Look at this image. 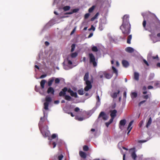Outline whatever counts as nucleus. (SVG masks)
<instances>
[{
    "label": "nucleus",
    "instance_id": "nucleus-9",
    "mask_svg": "<svg viewBox=\"0 0 160 160\" xmlns=\"http://www.w3.org/2000/svg\"><path fill=\"white\" fill-rule=\"evenodd\" d=\"M126 123V120L125 119L121 120L120 121L119 123V127L120 129H121V127L122 126H125Z\"/></svg>",
    "mask_w": 160,
    "mask_h": 160
},
{
    "label": "nucleus",
    "instance_id": "nucleus-7",
    "mask_svg": "<svg viewBox=\"0 0 160 160\" xmlns=\"http://www.w3.org/2000/svg\"><path fill=\"white\" fill-rule=\"evenodd\" d=\"M132 150L133 151L131 153V157L134 160H135L137 157V155L135 153V149L134 148H131L130 149V151Z\"/></svg>",
    "mask_w": 160,
    "mask_h": 160
},
{
    "label": "nucleus",
    "instance_id": "nucleus-57",
    "mask_svg": "<svg viewBox=\"0 0 160 160\" xmlns=\"http://www.w3.org/2000/svg\"><path fill=\"white\" fill-rule=\"evenodd\" d=\"M126 92H124L123 93V97L125 98H126Z\"/></svg>",
    "mask_w": 160,
    "mask_h": 160
},
{
    "label": "nucleus",
    "instance_id": "nucleus-47",
    "mask_svg": "<svg viewBox=\"0 0 160 160\" xmlns=\"http://www.w3.org/2000/svg\"><path fill=\"white\" fill-rule=\"evenodd\" d=\"M143 62L147 66H149V64L147 61L146 60L143 59Z\"/></svg>",
    "mask_w": 160,
    "mask_h": 160
},
{
    "label": "nucleus",
    "instance_id": "nucleus-30",
    "mask_svg": "<svg viewBox=\"0 0 160 160\" xmlns=\"http://www.w3.org/2000/svg\"><path fill=\"white\" fill-rule=\"evenodd\" d=\"M70 7L69 6H65L63 8L64 11H66L69 10L70 9Z\"/></svg>",
    "mask_w": 160,
    "mask_h": 160
},
{
    "label": "nucleus",
    "instance_id": "nucleus-26",
    "mask_svg": "<svg viewBox=\"0 0 160 160\" xmlns=\"http://www.w3.org/2000/svg\"><path fill=\"white\" fill-rule=\"evenodd\" d=\"M44 109L46 110H47L48 109V107L49 105V103L48 102H45L44 103Z\"/></svg>",
    "mask_w": 160,
    "mask_h": 160
},
{
    "label": "nucleus",
    "instance_id": "nucleus-25",
    "mask_svg": "<svg viewBox=\"0 0 160 160\" xmlns=\"http://www.w3.org/2000/svg\"><path fill=\"white\" fill-rule=\"evenodd\" d=\"M137 96V93L136 92H132L131 94V97L132 98H136Z\"/></svg>",
    "mask_w": 160,
    "mask_h": 160
},
{
    "label": "nucleus",
    "instance_id": "nucleus-36",
    "mask_svg": "<svg viewBox=\"0 0 160 160\" xmlns=\"http://www.w3.org/2000/svg\"><path fill=\"white\" fill-rule=\"evenodd\" d=\"M76 119L78 120L79 121H82L83 120V118L82 117H79L78 116H77L75 117Z\"/></svg>",
    "mask_w": 160,
    "mask_h": 160
},
{
    "label": "nucleus",
    "instance_id": "nucleus-49",
    "mask_svg": "<svg viewBox=\"0 0 160 160\" xmlns=\"http://www.w3.org/2000/svg\"><path fill=\"white\" fill-rule=\"evenodd\" d=\"M114 118H111L110 119L109 121L108 122H109V123L111 124Z\"/></svg>",
    "mask_w": 160,
    "mask_h": 160
},
{
    "label": "nucleus",
    "instance_id": "nucleus-45",
    "mask_svg": "<svg viewBox=\"0 0 160 160\" xmlns=\"http://www.w3.org/2000/svg\"><path fill=\"white\" fill-rule=\"evenodd\" d=\"M152 58L153 59H157V60H159V58L158 55H157L156 56H152Z\"/></svg>",
    "mask_w": 160,
    "mask_h": 160
},
{
    "label": "nucleus",
    "instance_id": "nucleus-3",
    "mask_svg": "<svg viewBox=\"0 0 160 160\" xmlns=\"http://www.w3.org/2000/svg\"><path fill=\"white\" fill-rule=\"evenodd\" d=\"M72 91V90L70 88L68 89L67 87H65L59 92V95L60 97H63L66 94L67 92H68L70 94Z\"/></svg>",
    "mask_w": 160,
    "mask_h": 160
},
{
    "label": "nucleus",
    "instance_id": "nucleus-10",
    "mask_svg": "<svg viewBox=\"0 0 160 160\" xmlns=\"http://www.w3.org/2000/svg\"><path fill=\"white\" fill-rule=\"evenodd\" d=\"M79 154L80 157L84 159L86 158L87 157L86 153L82 151H80L79 152Z\"/></svg>",
    "mask_w": 160,
    "mask_h": 160
},
{
    "label": "nucleus",
    "instance_id": "nucleus-13",
    "mask_svg": "<svg viewBox=\"0 0 160 160\" xmlns=\"http://www.w3.org/2000/svg\"><path fill=\"white\" fill-rule=\"evenodd\" d=\"M125 50L127 52L129 53H132L134 51V49L131 47H128L126 48Z\"/></svg>",
    "mask_w": 160,
    "mask_h": 160
},
{
    "label": "nucleus",
    "instance_id": "nucleus-11",
    "mask_svg": "<svg viewBox=\"0 0 160 160\" xmlns=\"http://www.w3.org/2000/svg\"><path fill=\"white\" fill-rule=\"evenodd\" d=\"M133 121H130V122H129V123L128 124V127L127 128V129L128 130V131L127 133L128 134L131 131L132 128V127H131V126L132 125L133 123Z\"/></svg>",
    "mask_w": 160,
    "mask_h": 160
},
{
    "label": "nucleus",
    "instance_id": "nucleus-54",
    "mask_svg": "<svg viewBox=\"0 0 160 160\" xmlns=\"http://www.w3.org/2000/svg\"><path fill=\"white\" fill-rule=\"evenodd\" d=\"M153 88V87L152 86H148V88L149 89H152Z\"/></svg>",
    "mask_w": 160,
    "mask_h": 160
},
{
    "label": "nucleus",
    "instance_id": "nucleus-42",
    "mask_svg": "<svg viewBox=\"0 0 160 160\" xmlns=\"http://www.w3.org/2000/svg\"><path fill=\"white\" fill-rule=\"evenodd\" d=\"M142 97L143 99H147L149 98L148 95H143Z\"/></svg>",
    "mask_w": 160,
    "mask_h": 160
},
{
    "label": "nucleus",
    "instance_id": "nucleus-1",
    "mask_svg": "<svg viewBox=\"0 0 160 160\" xmlns=\"http://www.w3.org/2000/svg\"><path fill=\"white\" fill-rule=\"evenodd\" d=\"M142 25L145 30L152 33L160 28V21L156 16L150 18L147 22L144 19Z\"/></svg>",
    "mask_w": 160,
    "mask_h": 160
},
{
    "label": "nucleus",
    "instance_id": "nucleus-28",
    "mask_svg": "<svg viewBox=\"0 0 160 160\" xmlns=\"http://www.w3.org/2000/svg\"><path fill=\"white\" fill-rule=\"evenodd\" d=\"M112 69L113 73H115L116 76H117L118 75V71L117 69L113 66L112 67Z\"/></svg>",
    "mask_w": 160,
    "mask_h": 160
},
{
    "label": "nucleus",
    "instance_id": "nucleus-14",
    "mask_svg": "<svg viewBox=\"0 0 160 160\" xmlns=\"http://www.w3.org/2000/svg\"><path fill=\"white\" fill-rule=\"evenodd\" d=\"M122 63L123 66L125 67H127L129 65L128 62L125 60H123L122 61Z\"/></svg>",
    "mask_w": 160,
    "mask_h": 160
},
{
    "label": "nucleus",
    "instance_id": "nucleus-35",
    "mask_svg": "<svg viewBox=\"0 0 160 160\" xmlns=\"http://www.w3.org/2000/svg\"><path fill=\"white\" fill-rule=\"evenodd\" d=\"M71 52H73L75 48V44H73L71 46Z\"/></svg>",
    "mask_w": 160,
    "mask_h": 160
},
{
    "label": "nucleus",
    "instance_id": "nucleus-44",
    "mask_svg": "<svg viewBox=\"0 0 160 160\" xmlns=\"http://www.w3.org/2000/svg\"><path fill=\"white\" fill-rule=\"evenodd\" d=\"M95 28L93 25H92L91 28L88 29V30L90 31L92 30L93 31H94L95 30Z\"/></svg>",
    "mask_w": 160,
    "mask_h": 160
},
{
    "label": "nucleus",
    "instance_id": "nucleus-16",
    "mask_svg": "<svg viewBox=\"0 0 160 160\" xmlns=\"http://www.w3.org/2000/svg\"><path fill=\"white\" fill-rule=\"evenodd\" d=\"M134 79L136 81H138L139 79V74L137 72L134 73Z\"/></svg>",
    "mask_w": 160,
    "mask_h": 160
},
{
    "label": "nucleus",
    "instance_id": "nucleus-23",
    "mask_svg": "<svg viewBox=\"0 0 160 160\" xmlns=\"http://www.w3.org/2000/svg\"><path fill=\"white\" fill-rule=\"evenodd\" d=\"M132 38V36L131 35H129L128 37L127 40V43L128 44L131 43V40Z\"/></svg>",
    "mask_w": 160,
    "mask_h": 160
},
{
    "label": "nucleus",
    "instance_id": "nucleus-2",
    "mask_svg": "<svg viewBox=\"0 0 160 160\" xmlns=\"http://www.w3.org/2000/svg\"><path fill=\"white\" fill-rule=\"evenodd\" d=\"M122 23L120 27L122 33L125 37L130 32L131 25L129 22V16L128 15H125L122 18Z\"/></svg>",
    "mask_w": 160,
    "mask_h": 160
},
{
    "label": "nucleus",
    "instance_id": "nucleus-12",
    "mask_svg": "<svg viewBox=\"0 0 160 160\" xmlns=\"http://www.w3.org/2000/svg\"><path fill=\"white\" fill-rule=\"evenodd\" d=\"M54 89L52 87H49L47 90V93L48 94L51 93L52 94H54Z\"/></svg>",
    "mask_w": 160,
    "mask_h": 160
},
{
    "label": "nucleus",
    "instance_id": "nucleus-46",
    "mask_svg": "<svg viewBox=\"0 0 160 160\" xmlns=\"http://www.w3.org/2000/svg\"><path fill=\"white\" fill-rule=\"evenodd\" d=\"M57 137V135L56 134H53L52 136V139L55 138Z\"/></svg>",
    "mask_w": 160,
    "mask_h": 160
},
{
    "label": "nucleus",
    "instance_id": "nucleus-51",
    "mask_svg": "<svg viewBox=\"0 0 160 160\" xmlns=\"http://www.w3.org/2000/svg\"><path fill=\"white\" fill-rule=\"evenodd\" d=\"M73 13V12H72V11L69 12H67L65 13L64 14L66 15V14H71Z\"/></svg>",
    "mask_w": 160,
    "mask_h": 160
},
{
    "label": "nucleus",
    "instance_id": "nucleus-53",
    "mask_svg": "<svg viewBox=\"0 0 160 160\" xmlns=\"http://www.w3.org/2000/svg\"><path fill=\"white\" fill-rule=\"evenodd\" d=\"M99 14V13L98 12H97L96 14L94 16V17L96 18H97V17L98 16V15Z\"/></svg>",
    "mask_w": 160,
    "mask_h": 160
},
{
    "label": "nucleus",
    "instance_id": "nucleus-56",
    "mask_svg": "<svg viewBox=\"0 0 160 160\" xmlns=\"http://www.w3.org/2000/svg\"><path fill=\"white\" fill-rule=\"evenodd\" d=\"M68 63L69 65H71L72 64V62L70 60H68Z\"/></svg>",
    "mask_w": 160,
    "mask_h": 160
},
{
    "label": "nucleus",
    "instance_id": "nucleus-6",
    "mask_svg": "<svg viewBox=\"0 0 160 160\" xmlns=\"http://www.w3.org/2000/svg\"><path fill=\"white\" fill-rule=\"evenodd\" d=\"M101 117H102L104 120H107L108 118V116L103 112H101L99 115L98 118Z\"/></svg>",
    "mask_w": 160,
    "mask_h": 160
},
{
    "label": "nucleus",
    "instance_id": "nucleus-19",
    "mask_svg": "<svg viewBox=\"0 0 160 160\" xmlns=\"http://www.w3.org/2000/svg\"><path fill=\"white\" fill-rule=\"evenodd\" d=\"M104 77L107 79H110L111 78L112 76L108 73H104Z\"/></svg>",
    "mask_w": 160,
    "mask_h": 160
},
{
    "label": "nucleus",
    "instance_id": "nucleus-20",
    "mask_svg": "<svg viewBox=\"0 0 160 160\" xmlns=\"http://www.w3.org/2000/svg\"><path fill=\"white\" fill-rule=\"evenodd\" d=\"M89 78V73L88 72H87L85 74V75L84 77V80L85 82L86 81H89L88 78Z\"/></svg>",
    "mask_w": 160,
    "mask_h": 160
},
{
    "label": "nucleus",
    "instance_id": "nucleus-21",
    "mask_svg": "<svg viewBox=\"0 0 160 160\" xmlns=\"http://www.w3.org/2000/svg\"><path fill=\"white\" fill-rule=\"evenodd\" d=\"M120 91L118 90L117 92H114L111 95L112 97L114 98H116L117 97V95L120 93Z\"/></svg>",
    "mask_w": 160,
    "mask_h": 160
},
{
    "label": "nucleus",
    "instance_id": "nucleus-61",
    "mask_svg": "<svg viewBox=\"0 0 160 160\" xmlns=\"http://www.w3.org/2000/svg\"><path fill=\"white\" fill-rule=\"evenodd\" d=\"M96 18H95L94 16L92 17L91 18V21H93L95 19H96Z\"/></svg>",
    "mask_w": 160,
    "mask_h": 160
},
{
    "label": "nucleus",
    "instance_id": "nucleus-37",
    "mask_svg": "<svg viewBox=\"0 0 160 160\" xmlns=\"http://www.w3.org/2000/svg\"><path fill=\"white\" fill-rule=\"evenodd\" d=\"M94 8V6H92V7L89 8L88 9V12H92Z\"/></svg>",
    "mask_w": 160,
    "mask_h": 160
},
{
    "label": "nucleus",
    "instance_id": "nucleus-48",
    "mask_svg": "<svg viewBox=\"0 0 160 160\" xmlns=\"http://www.w3.org/2000/svg\"><path fill=\"white\" fill-rule=\"evenodd\" d=\"M79 110L80 109L78 107H76L74 109V111L76 112H78Z\"/></svg>",
    "mask_w": 160,
    "mask_h": 160
},
{
    "label": "nucleus",
    "instance_id": "nucleus-31",
    "mask_svg": "<svg viewBox=\"0 0 160 160\" xmlns=\"http://www.w3.org/2000/svg\"><path fill=\"white\" fill-rule=\"evenodd\" d=\"M78 94L80 95H82L84 94V91L82 89L78 90Z\"/></svg>",
    "mask_w": 160,
    "mask_h": 160
},
{
    "label": "nucleus",
    "instance_id": "nucleus-62",
    "mask_svg": "<svg viewBox=\"0 0 160 160\" xmlns=\"http://www.w3.org/2000/svg\"><path fill=\"white\" fill-rule=\"evenodd\" d=\"M142 89H143V90H144V91L146 90L147 89L146 87L145 86H143L142 88Z\"/></svg>",
    "mask_w": 160,
    "mask_h": 160
},
{
    "label": "nucleus",
    "instance_id": "nucleus-52",
    "mask_svg": "<svg viewBox=\"0 0 160 160\" xmlns=\"http://www.w3.org/2000/svg\"><path fill=\"white\" fill-rule=\"evenodd\" d=\"M75 30H76V28H74L72 31L71 32V33H70V34L71 35H72V34H73L74 32H75Z\"/></svg>",
    "mask_w": 160,
    "mask_h": 160
},
{
    "label": "nucleus",
    "instance_id": "nucleus-60",
    "mask_svg": "<svg viewBox=\"0 0 160 160\" xmlns=\"http://www.w3.org/2000/svg\"><path fill=\"white\" fill-rule=\"evenodd\" d=\"M110 123L109 122H107L105 123L106 126L108 127Z\"/></svg>",
    "mask_w": 160,
    "mask_h": 160
},
{
    "label": "nucleus",
    "instance_id": "nucleus-58",
    "mask_svg": "<svg viewBox=\"0 0 160 160\" xmlns=\"http://www.w3.org/2000/svg\"><path fill=\"white\" fill-rule=\"evenodd\" d=\"M45 45L47 46H48L49 45V42L47 41H46L45 42Z\"/></svg>",
    "mask_w": 160,
    "mask_h": 160
},
{
    "label": "nucleus",
    "instance_id": "nucleus-32",
    "mask_svg": "<svg viewBox=\"0 0 160 160\" xmlns=\"http://www.w3.org/2000/svg\"><path fill=\"white\" fill-rule=\"evenodd\" d=\"M92 50L93 52H97L98 51V49L96 46H93L92 47Z\"/></svg>",
    "mask_w": 160,
    "mask_h": 160
},
{
    "label": "nucleus",
    "instance_id": "nucleus-27",
    "mask_svg": "<svg viewBox=\"0 0 160 160\" xmlns=\"http://www.w3.org/2000/svg\"><path fill=\"white\" fill-rule=\"evenodd\" d=\"M154 74L153 73H151L149 76L148 80H151L153 79L154 77Z\"/></svg>",
    "mask_w": 160,
    "mask_h": 160
},
{
    "label": "nucleus",
    "instance_id": "nucleus-5",
    "mask_svg": "<svg viewBox=\"0 0 160 160\" xmlns=\"http://www.w3.org/2000/svg\"><path fill=\"white\" fill-rule=\"evenodd\" d=\"M85 82L86 86L85 87L84 90L85 91H88L92 88V86L90 81H86Z\"/></svg>",
    "mask_w": 160,
    "mask_h": 160
},
{
    "label": "nucleus",
    "instance_id": "nucleus-43",
    "mask_svg": "<svg viewBox=\"0 0 160 160\" xmlns=\"http://www.w3.org/2000/svg\"><path fill=\"white\" fill-rule=\"evenodd\" d=\"M63 155L62 154H61L59 155L58 157V159L59 160H62V158H63Z\"/></svg>",
    "mask_w": 160,
    "mask_h": 160
},
{
    "label": "nucleus",
    "instance_id": "nucleus-59",
    "mask_svg": "<svg viewBox=\"0 0 160 160\" xmlns=\"http://www.w3.org/2000/svg\"><path fill=\"white\" fill-rule=\"evenodd\" d=\"M52 145H53V148H54L56 146V143L55 142H54L52 143Z\"/></svg>",
    "mask_w": 160,
    "mask_h": 160
},
{
    "label": "nucleus",
    "instance_id": "nucleus-64",
    "mask_svg": "<svg viewBox=\"0 0 160 160\" xmlns=\"http://www.w3.org/2000/svg\"><path fill=\"white\" fill-rule=\"evenodd\" d=\"M59 102V101L58 100L55 101H54V103L56 104H58Z\"/></svg>",
    "mask_w": 160,
    "mask_h": 160
},
{
    "label": "nucleus",
    "instance_id": "nucleus-50",
    "mask_svg": "<svg viewBox=\"0 0 160 160\" xmlns=\"http://www.w3.org/2000/svg\"><path fill=\"white\" fill-rule=\"evenodd\" d=\"M47 76L46 74H42L40 78H43Z\"/></svg>",
    "mask_w": 160,
    "mask_h": 160
},
{
    "label": "nucleus",
    "instance_id": "nucleus-15",
    "mask_svg": "<svg viewBox=\"0 0 160 160\" xmlns=\"http://www.w3.org/2000/svg\"><path fill=\"white\" fill-rule=\"evenodd\" d=\"M54 80V78L53 77L49 79L48 82V86H51Z\"/></svg>",
    "mask_w": 160,
    "mask_h": 160
},
{
    "label": "nucleus",
    "instance_id": "nucleus-17",
    "mask_svg": "<svg viewBox=\"0 0 160 160\" xmlns=\"http://www.w3.org/2000/svg\"><path fill=\"white\" fill-rule=\"evenodd\" d=\"M46 82V80L44 79L42 80L41 81L40 85L42 88L43 89L44 88V85Z\"/></svg>",
    "mask_w": 160,
    "mask_h": 160
},
{
    "label": "nucleus",
    "instance_id": "nucleus-8",
    "mask_svg": "<svg viewBox=\"0 0 160 160\" xmlns=\"http://www.w3.org/2000/svg\"><path fill=\"white\" fill-rule=\"evenodd\" d=\"M110 115L111 118H114L116 116V113H117V111L115 109L110 111Z\"/></svg>",
    "mask_w": 160,
    "mask_h": 160
},
{
    "label": "nucleus",
    "instance_id": "nucleus-4",
    "mask_svg": "<svg viewBox=\"0 0 160 160\" xmlns=\"http://www.w3.org/2000/svg\"><path fill=\"white\" fill-rule=\"evenodd\" d=\"M89 56L90 59V62L93 64L94 67L97 66V63L95 61V58L93 55L92 53H89Z\"/></svg>",
    "mask_w": 160,
    "mask_h": 160
},
{
    "label": "nucleus",
    "instance_id": "nucleus-41",
    "mask_svg": "<svg viewBox=\"0 0 160 160\" xmlns=\"http://www.w3.org/2000/svg\"><path fill=\"white\" fill-rule=\"evenodd\" d=\"M90 16V14L89 13L86 14L84 15V18L85 19H87Z\"/></svg>",
    "mask_w": 160,
    "mask_h": 160
},
{
    "label": "nucleus",
    "instance_id": "nucleus-40",
    "mask_svg": "<svg viewBox=\"0 0 160 160\" xmlns=\"http://www.w3.org/2000/svg\"><path fill=\"white\" fill-rule=\"evenodd\" d=\"M146 102V100H144L142 101H141L138 104V106L139 107L142 104L144 103L145 102Z\"/></svg>",
    "mask_w": 160,
    "mask_h": 160
},
{
    "label": "nucleus",
    "instance_id": "nucleus-18",
    "mask_svg": "<svg viewBox=\"0 0 160 160\" xmlns=\"http://www.w3.org/2000/svg\"><path fill=\"white\" fill-rule=\"evenodd\" d=\"M152 122V118L150 117L149 118V120H148L146 124V127L147 128H148L150 126V125L151 124Z\"/></svg>",
    "mask_w": 160,
    "mask_h": 160
},
{
    "label": "nucleus",
    "instance_id": "nucleus-29",
    "mask_svg": "<svg viewBox=\"0 0 160 160\" xmlns=\"http://www.w3.org/2000/svg\"><path fill=\"white\" fill-rule=\"evenodd\" d=\"M45 100L46 101V102H48L49 103L51 101L52 99L50 97L47 96L46 97Z\"/></svg>",
    "mask_w": 160,
    "mask_h": 160
},
{
    "label": "nucleus",
    "instance_id": "nucleus-55",
    "mask_svg": "<svg viewBox=\"0 0 160 160\" xmlns=\"http://www.w3.org/2000/svg\"><path fill=\"white\" fill-rule=\"evenodd\" d=\"M93 35V34L92 33H91L89 35L88 38H89L91 37Z\"/></svg>",
    "mask_w": 160,
    "mask_h": 160
},
{
    "label": "nucleus",
    "instance_id": "nucleus-22",
    "mask_svg": "<svg viewBox=\"0 0 160 160\" xmlns=\"http://www.w3.org/2000/svg\"><path fill=\"white\" fill-rule=\"evenodd\" d=\"M70 95L72 97H74L75 98H77L78 97V96L77 94V93L76 92H74L72 91L70 93Z\"/></svg>",
    "mask_w": 160,
    "mask_h": 160
},
{
    "label": "nucleus",
    "instance_id": "nucleus-33",
    "mask_svg": "<svg viewBox=\"0 0 160 160\" xmlns=\"http://www.w3.org/2000/svg\"><path fill=\"white\" fill-rule=\"evenodd\" d=\"M83 149L85 151H88L89 150V148L87 145H84L83 147Z\"/></svg>",
    "mask_w": 160,
    "mask_h": 160
},
{
    "label": "nucleus",
    "instance_id": "nucleus-63",
    "mask_svg": "<svg viewBox=\"0 0 160 160\" xmlns=\"http://www.w3.org/2000/svg\"><path fill=\"white\" fill-rule=\"evenodd\" d=\"M157 66L158 67L160 68V63H158L157 64Z\"/></svg>",
    "mask_w": 160,
    "mask_h": 160
},
{
    "label": "nucleus",
    "instance_id": "nucleus-38",
    "mask_svg": "<svg viewBox=\"0 0 160 160\" xmlns=\"http://www.w3.org/2000/svg\"><path fill=\"white\" fill-rule=\"evenodd\" d=\"M60 82V80L58 78H56L55 80V82L56 84H58Z\"/></svg>",
    "mask_w": 160,
    "mask_h": 160
},
{
    "label": "nucleus",
    "instance_id": "nucleus-34",
    "mask_svg": "<svg viewBox=\"0 0 160 160\" xmlns=\"http://www.w3.org/2000/svg\"><path fill=\"white\" fill-rule=\"evenodd\" d=\"M78 55V53L76 52L73 53L71 54V57L72 58H74L76 57Z\"/></svg>",
    "mask_w": 160,
    "mask_h": 160
},
{
    "label": "nucleus",
    "instance_id": "nucleus-39",
    "mask_svg": "<svg viewBox=\"0 0 160 160\" xmlns=\"http://www.w3.org/2000/svg\"><path fill=\"white\" fill-rule=\"evenodd\" d=\"M79 10V9L78 8H75L73 9L72 10V12L73 13H76Z\"/></svg>",
    "mask_w": 160,
    "mask_h": 160
},
{
    "label": "nucleus",
    "instance_id": "nucleus-24",
    "mask_svg": "<svg viewBox=\"0 0 160 160\" xmlns=\"http://www.w3.org/2000/svg\"><path fill=\"white\" fill-rule=\"evenodd\" d=\"M64 96V99L68 101H70L72 99L71 97L68 95L65 94Z\"/></svg>",
    "mask_w": 160,
    "mask_h": 160
}]
</instances>
